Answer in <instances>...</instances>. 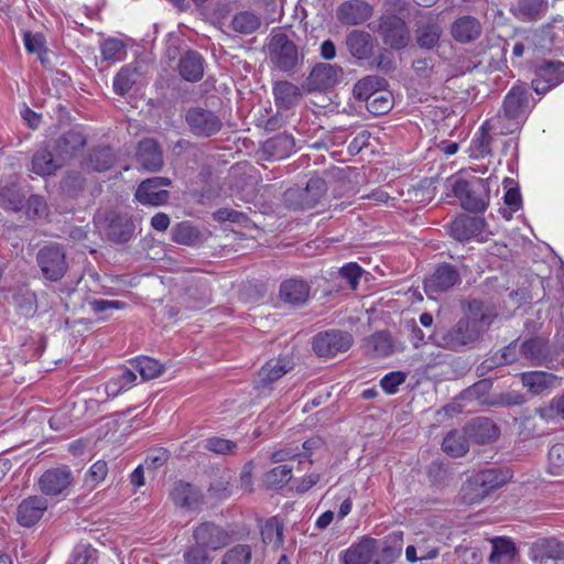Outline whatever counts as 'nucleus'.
Returning <instances> with one entry per match:
<instances>
[{
	"mask_svg": "<svg viewBox=\"0 0 564 564\" xmlns=\"http://www.w3.org/2000/svg\"><path fill=\"white\" fill-rule=\"evenodd\" d=\"M507 481V477L497 468L484 469L475 475L473 484L479 489L480 496L500 488Z\"/></svg>",
	"mask_w": 564,
	"mask_h": 564,
	"instance_id": "2f4dec72",
	"label": "nucleus"
},
{
	"mask_svg": "<svg viewBox=\"0 0 564 564\" xmlns=\"http://www.w3.org/2000/svg\"><path fill=\"white\" fill-rule=\"evenodd\" d=\"M481 32L477 19L466 15L457 19L452 25L453 37L460 43H468L476 40Z\"/></svg>",
	"mask_w": 564,
	"mask_h": 564,
	"instance_id": "f704fd0d",
	"label": "nucleus"
},
{
	"mask_svg": "<svg viewBox=\"0 0 564 564\" xmlns=\"http://www.w3.org/2000/svg\"><path fill=\"white\" fill-rule=\"evenodd\" d=\"M460 282V275L456 268L448 263L440 264L434 273L425 279L424 290L431 297L445 292Z\"/></svg>",
	"mask_w": 564,
	"mask_h": 564,
	"instance_id": "dca6fc26",
	"label": "nucleus"
},
{
	"mask_svg": "<svg viewBox=\"0 0 564 564\" xmlns=\"http://www.w3.org/2000/svg\"><path fill=\"white\" fill-rule=\"evenodd\" d=\"M205 59L200 53L194 50L185 51L178 61L180 76L189 83H197L204 76Z\"/></svg>",
	"mask_w": 564,
	"mask_h": 564,
	"instance_id": "b1692460",
	"label": "nucleus"
},
{
	"mask_svg": "<svg viewBox=\"0 0 564 564\" xmlns=\"http://www.w3.org/2000/svg\"><path fill=\"white\" fill-rule=\"evenodd\" d=\"M469 442L465 427L462 432L453 430L444 437L442 448L453 457H462L468 452Z\"/></svg>",
	"mask_w": 564,
	"mask_h": 564,
	"instance_id": "ea45409f",
	"label": "nucleus"
},
{
	"mask_svg": "<svg viewBox=\"0 0 564 564\" xmlns=\"http://www.w3.org/2000/svg\"><path fill=\"white\" fill-rule=\"evenodd\" d=\"M496 314L479 301H471L462 317L449 329H437L434 334L436 344L445 349H458L477 341L492 324Z\"/></svg>",
	"mask_w": 564,
	"mask_h": 564,
	"instance_id": "f257e3e1",
	"label": "nucleus"
},
{
	"mask_svg": "<svg viewBox=\"0 0 564 564\" xmlns=\"http://www.w3.org/2000/svg\"><path fill=\"white\" fill-rule=\"evenodd\" d=\"M367 110L373 116H382L389 112L393 107L392 94L387 87L379 90L376 95L366 101Z\"/></svg>",
	"mask_w": 564,
	"mask_h": 564,
	"instance_id": "603ef678",
	"label": "nucleus"
},
{
	"mask_svg": "<svg viewBox=\"0 0 564 564\" xmlns=\"http://www.w3.org/2000/svg\"><path fill=\"white\" fill-rule=\"evenodd\" d=\"M139 78L137 67L124 65L116 74L112 82L113 91L119 96L128 94Z\"/></svg>",
	"mask_w": 564,
	"mask_h": 564,
	"instance_id": "c03bdc74",
	"label": "nucleus"
},
{
	"mask_svg": "<svg viewBox=\"0 0 564 564\" xmlns=\"http://www.w3.org/2000/svg\"><path fill=\"white\" fill-rule=\"evenodd\" d=\"M514 361L516 359L513 358V355H491L477 367V375L479 377H484L495 369L512 364Z\"/></svg>",
	"mask_w": 564,
	"mask_h": 564,
	"instance_id": "0e129e2a",
	"label": "nucleus"
},
{
	"mask_svg": "<svg viewBox=\"0 0 564 564\" xmlns=\"http://www.w3.org/2000/svg\"><path fill=\"white\" fill-rule=\"evenodd\" d=\"M25 194L15 183L0 184V207L18 213L24 207Z\"/></svg>",
	"mask_w": 564,
	"mask_h": 564,
	"instance_id": "473e14b6",
	"label": "nucleus"
},
{
	"mask_svg": "<svg viewBox=\"0 0 564 564\" xmlns=\"http://www.w3.org/2000/svg\"><path fill=\"white\" fill-rule=\"evenodd\" d=\"M488 406L496 408H512L521 406L527 402L523 393L517 390H508L505 392L491 394L489 401H486Z\"/></svg>",
	"mask_w": 564,
	"mask_h": 564,
	"instance_id": "864d4df0",
	"label": "nucleus"
},
{
	"mask_svg": "<svg viewBox=\"0 0 564 564\" xmlns=\"http://www.w3.org/2000/svg\"><path fill=\"white\" fill-rule=\"evenodd\" d=\"M451 236L460 242L477 240L482 242L487 239V223L481 217L460 214L449 225Z\"/></svg>",
	"mask_w": 564,
	"mask_h": 564,
	"instance_id": "0eeeda50",
	"label": "nucleus"
},
{
	"mask_svg": "<svg viewBox=\"0 0 564 564\" xmlns=\"http://www.w3.org/2000/svg\"><path fill=\"white\" fill-rule=\"evenodd\" d=\"M115 156L110 148H99L94 150L88 159V165L96 172H105L112 167Z\"/></svg>",
	"mask_w": 564,
	"mask_h": 564,
	"instance_id": "13d9d810",
	"label": "nucleus"
},
{
	"mask_svg": "<svg viewBox=\"0 0 564 564\" xmlns=\"http://www.w3.org/2000/svg\"><path fill=\"white\" fill-rule=\"evenodd\" d=\"M185 122L189 132L197 138H210L224 126L221 118L215 111L198 106L186 110Z\"/></svg>",
	"mask_w": 564,
	"mask_h": 564,
	"instance_id": "423d86ee",
	"label": "nucleus"
},
{
	"mask_svg": "<svg viewBox=\"0 0 564 564\" xmlns=\"http://www.w3.org/2000/svg\"><path fill=\"white\" fill-rule=\"evenodd\" d=\"M209 495L217 499L224 500L231 495V475L229 471H223L214 479L208 487Z\"/></svg>",
	"mask_w": 564,
	"mask_h": 564,
	"instance_id": "052dcab7",
	"label": "nucleus"
},
{
	"mask_svg": "<svg viewBox=\"0 0 564 564\" xmlns=\"http://www.w3.org/2000/svg\"><path fill=\"white\" fill-rule=\"evenodd\" d=\"M343 74L340 66L318 63L315 65L306 79L310 91H321L335 86Z\"/></svg>",
	"mask_w": 564,
	"mask_h": 564,
	"instance_id": "f3484780",
	"label": "nucleus"
},
{
	"mask_svg": "<svg viewBox=\"0 0 564 564\" xmlns=\"http://www.w3.org/2000/svg\"><path fill=\"white\" fill-rule=\"evenodd\" d=\"M412 69L421 85L430 86L434 80L440 79L437 77L438 70L432 57L414 59Z\"/></svg>",
	"mask_w": 564,
	"mask_h": 564,
	"instance_id": "de8ad7c7",
	"label": "nucleus"
},
{
	"mask_svg": "<svg viewBox=\"0 0 564 564\" xmlns=\"http://www.w3.org/2000/svg\"><path fill=\"white\" fill-rule=\"evenodd\" d=\"M129 365L138 371L143 381L160 377L166 367L165 362L152 358L149 355H139L131 359Z\"/></svg>",
	"mask_w": 564,
	"mask_h": 564,
	"instance_id": "7c9ffc66",
	"label": "nucleus"
},
{
	"mask_svg": "<svg viewBox=\"0 0 564 564\" xmlns=\"http://www.w3.org/2000/svg\"><path fill=\"white\" fill-rule=\"evenodd\" d=\"M352 343L349 332L332 328L317 333L312 338V348L314 352H346Z\"/></svg>",
	"mask_w": 564,
	"mask_h": 564,
	"instance_id": "9d476101",
	"label": "nucleus"
},
{
	"mask_svg": "<svg viewBox=\"0 0 564 564\" xmlns=\"http://www.w3.org/2000/svg\"><path fill=\"white\" fill-rule=\"evenodd\" d=\"M492 387V382L490 379H482L474 383L464 390L463 395L468 400H476L481 405H487L486 401H489L491 394L489 391Z\"/></svg>",
	"mask_w": 564,
	"mask_h": 564,
	"instance_id": "bf43d9fd",
	"label": "nucleus"
},
{
	"mask_svg": "<svg viewBox=\"0 0 564 564\" xmlns=\"http://www.w3.org/2000/svg\"><path fill=\"white\" fill-rule=\"evenodd\" d=\"M170 497L175 506L187 510L197 509L204 500V495L197 487L183 480L173 484Z\"/></svg>",
	"mask_w": 564,
	"mask_h": 564,
	"instance_id": "412c9836",
	"label": "nucleus"
},
{
	"mask_svg": "<svg viewBox=\"0 0 564 564\" xmlns=\"http://www.w3.org/2000/svg\"><path fill=\"white\" fill-rule=\"evenodd\" d=\"M23 43L25 50L31 54H37L40 62L43 65L48 63L46 57L47 48L45 46L46 41L45 36L42 33H32L30 31H25L23 33Z\"/></svg>",
	"mask_w": 564,
	"mask_h": 564,
	"instance_id": "5fc2aeb1",
	"label": "nucleus"
},
{
	"mask_svg": "<svg viewBox=\"0 0 564 564\" xmlns=\"http://www.w3.org/2000/svg\"><path fill=\"white\" fill-rule=\"evenodd\" d=\"M529 93L523 86H513L505 96L502 105L503 117L513 121L514 128L527 119L530 112Z\"/></svg>",
	"mask_w": 564,
	"mask_h": 564,
	"instance_id": "1a4fd4ad",
	"label": "nucleus"
},
{
	"mask_svg": "<svg viewBox=\"0 0 564 564\" xmlns=\"http://www.w3.org/2000/svg\"><path fill=\"white\" fill-rule=\"evenodd\" d=\"M284 524L278 517L269 518L260 529L262 542L273 544L275 549L283 545Z\"/></svg>",
	"mask_w": 564,
	"mask_h": 564,
	"instance_id": "49530a36",
	"label": "nucleus"
},
{
	"mask_svg": "<svg viewBox=\"0 0 564 564\" xmlns=\"http://www.w3.org/2000/svg\"><path fill=\"white\" fill-rule=\"evenodd\" d=\"M292 478V467L280 465L264 475V482L268 488H280L288 484Z\"/></svg>",
	"mask_w": 564,
	"mask_h": 564,
	"instance_id": "680f3d73",
	"label": "nucleus"
},
{
	"mask_svg": "<svg viewBox=\"0 0 564 564\" xmlns=\"http://www.w3.org/2000/svg\"><path fill=\"white\" fill-rule=\"evenodd\" d=\"M453 193L465 210L482 213L489 205L490 191L487 182L482 178L458 180L453 186Z\"/></svg>",
	"mask_w": 564,
	"mask_h": 564,
	"instance_id": "20e7f679",
	"label": "nucleus"
},
{
	"mask_svg": "<svg viewBox=\"0 0 564 564\" xmlns=\"http://www.w3.org/2000/svg\"><path fill=\"white\" fill-rule=\"evenodd\" d=\"M198 230L188 223L177 224L172 229V240L180 245H194L198 240Z\"/></svg>",
	"mask_w": 564,
	"mask_h": 564,
	"instance_id": "e2e57ef3",
	"label": "nucleus"
},
{
	"mask_svg": "<svg viewBox=\"0 0 564 564\" xmlns=\"http://www.w3.org/2000/svg\"><path fill=\"white\" fill-rule=\"evenodd\" d=\"M388 86V82L386 78L369 75L361 79H359L354 86V96L357 100L367 101L372 95H376L379 90L386 88Z\"/></svg>",
	"mask_w": 564,
	"mask_h": 564,
	"instance_id": "4c0bfd02",
	"label": "nucleus"
},
{
	"mask_svg": "<svg viewBox=\"0 0 564 564\" xmlns=\"http://www.w3.org/2000/svg\"><path fill=\"white\" fill-rule=\"evenodd\" d=\"M294 368L292 355H279L269 359L258 372V387H267Z\"/></svg>",
	"mask_w": 564,
	"mask_h": 564,
	"instance_id": "6ab92c4d",
	"label": "nucleus"
},
{
	"mask_svg": "<svg viewBox=\"0 0 564 564\" xmlns=\"http://www.w3.org/2000/svg\"><path fill=\"white\" fill-rule=\"evenodd\" d=\"M267 46L270 62L280 72L293 75L302 67L304 54L285 33L272 34Z\"/></svg>",
	"mask_w": 564,
	"mask_h": 564,
	"instance_id": "f03ea898",
	"label": "nucleus"
},
{
	"mask_svg": "<svg viewBox=\"0 0 564 564\" xmlns=\"http://www.w3.org/2000/svg\"><path fill=\"white\" fill-rule=\"evenodd\" d=\"M489 122L486 121L481 124L475 138L471 141L473 156L482 159L491 153V135L489 134Z\"/></svg>",
	"mask_w": 564,
	"mask_h": 564,
	"instance_id": "3c124183",
	"label": "nucleus"
},
{
	"mask_svg": "<svg viewBox=\"0 0 564 564\" xmlns=\"http://www.w3.org/2000/svg\"><path fill=\"white\" fill-rule=\"evenodd\" d=\"M261 25L260 18L251 11H241L236 13L231 20V28L240 34H252Z\"/></svg>",
	"mask_w": 564,
	"mask_h": 564,
	"instance_id": "8fccbe9b",
	"label": "nucleus"
},
{
	"mask_svg": "<svg viewBox=\"0 0 564 564\" xmlns=\"http://www.w3.org/2000/svg\"><path fill=\"white\" fill-rule=\"evenodd\" d=\"M377 541L365 536L348 547L343 555L344 564H369L375 555Z\"/></svg>",
	"mask_w": 564,
	"mask_h": 564,
	"instance_id": "393cba45",
	"label": "nucleus"
},
{
	"mask_svg": "<svg viewBox=\"0 0 564 564\" xmlns=\"http://www.w3.org/2000/svg\"><path fill=\"white\" fill-rule=\"evenodd\" d=\"M557 377L545 371L521 373V382L533 394H540L556 383Z\"/></svg>",
	"mask_w": 564,
	"mask_h": 564,
	"instance_id": "c9c22d12",
	"label": "nucleus"
},
{
	"mask_svg": "<svg viewBox=\"0 0 564 564\" xmlns=\"http://www.w3.org/2000/svg\"><path fill=\"white\" fill-rule=\"evenodd\" d=\"M62 166L59 159H55L47 149L37 150L31 160L30 171L39 176L46 177L54 174Z\"/></svg>",
	"mask_w": 564,
	"mask_h": 564,
	"instance_id": "c756f323",
	"label": "nucleus"
},
{
	"mask_svg": "<svg viewBox=\"0 0 564 564\" xmlns=\"http://www.w3.org/2000/svg\"><path fill=\"white\" fill-rule=\"evenodd\" d=\"M489 555L490 564H511L517 555L516 544L508 538H495Z\"/></svg>",
	"mask_w": 564,
	"mask_h": 564,
	"instance_id": "e433bc0d",
	"label": "nucleus"
},
{
	"mask_svg": "<svg viewBox=\"0 0 564 564\" xmlns=\"http://www.w3.org/2000/svg\"><path fill=\"white\" fill-rule=\"evenodd\" d=\"M535 414L540 415V417L545 421L553 420L556 416L564 419V393L558 398H554L546 406L536 408L532 412L529 410L521 412L519 416L520 425L523 429L521 434L525 437H530L535 433L534 427L531 426Z\"/></svg>",
	"mask_w": 564,
	"mask_h": 564,
	"instance_id": "2eb2a0df",
	"label": "nucleus"
},
{
	"mask_svg": "<svg viewBox=\"0 0 564 564\" xmlns=\"http://www.w3.org/2000/svg\"><path fill=\"white\" fill-rule=\"evenodd\" d=\"M402 533H393L389 535L380 552L375 558V564H392L402 552Z\"/></svg>",
	"mask_w": 564,
	"mask_h": 564,
	"instance_id": "79ce46f5",
	"label": "nucleus"
},
{
	"mask_svg": "<svg viewBox=\"0 0 564 564\" xmlns=\"http://www.w3.org/2000/svg\"><path fill=\"white\" fill-rule=\"evenodd\" d=\"M213 557L208 554V550L195 542L184 553V562L186 564H212Z\"/></svg>",
	"mask_w": 564,
	"mask_h": 564,
	"instance_id": "774afa93",
	"label": "nucleus"
},
{
	"mask_svg": "<svg viewBox=\"0 0 564 564\" xmlns=\"http://www.w3.org/2000/svg\"><path fill=\"white\" fill-rule=\"evenodd\" d=\"M416 549L421 561L435 558L440 553L438 541L433 536L416 540Z\"/></svg>",
	"mask_w": 564,
	"mask_h": 564,
	"instance_id": "338daca9",
	"label": "nucleus"
},
{
	"mask_svg": "<svg viewBox=\"0 0 564 564\" xmlns=\"http://www.w3.org/2000/svg\"><path fill=\"white\" fill-rule=\"evenodd\" d=\"M368 349L373 352H390L392 349L391 336L388 332L381 330L367 338Z\"/></svg>",
	"mask_w": 564,
	"mask_h": 564,
	"instance_id": "69168bd1",
	"label": "nucleus"
},
{
	"mask_svg": "<svg viewBox=\"0 0 564 564\" xmlns=\"http://www.w3.org/2000/svg\"><path fill=\"white\" fill-rule=\"evenodd\" d=\"M441 35L442 28L432 15H429L425 21H420L416 25L415 40L421 48H434L437 45Z\"/></svg>",
	"mask_w": 564,
	"mask_h": 564,
	"instance_id": "bb28decb",
	"label": "nucleus"
},
{
	"mask_svg": "<svg viewBox=\"0 0 564 564\" xmlns=\"http://www.w3.org/2000/svg\"><path fill=\"white\" fill-rule=\"evenodd\" d=\"M564 80V63L560 61H544L535 68L532 88L539 95H544Z\"/></svg>",
	"mask_w": 564,
	"mask_h": 564,
	"instance_id": "f8f14e48",
	"label": "nucleus"
},
{
	"mask_svg": "<svg viewBox=\"0 0 564 564\" xmlns=\"http://www.w3.org/2000/svg\"><path fill=\"white\" fill-rule=\"evenodd\" d=\"M13 301L18 313L24 317H31L36 312V295L30 290H20L13 296Z\"/></svg>",
	"mask_w": 564,
	"mask_h": 564,
	"instance_id": "6e6d98bb",
	"label": "nucleus"
},
{
	"mask_svg": "<svg viewBox=\"0 0 564 564\" xmlns=\"http://www.w3.org/2000/svg\"><path fill=\"white\" fill-rule=\"evenodd\" d=\"M265 148L279 159L286 158L295 151V139L290 133H280L269 139Z\"/></svg>",
	"mask_w": 564,
	"mask_h": 564,
	"instance_id": "09e8293b",
	"label": "nucleus"
},
{
	"mask_svg": "<svg viewBox=\"0 0 564 564\" xmlns=\"http://www.w3.org/2000/svg\"><path fill=\"white\" fill-rule=\"evenodd\" d=\"M252 547L249 544H236L228 549L221 557V564H250Z\"/></svg>",
	"mask_w": 564,
	"mask_h": 564,
	"instance_id": "4d7b16f0",
	"label": "nucleus"
},
{
	"mask_svg": "<svg viewBox=\"0 0 564 564\" xmlns=\"http://www.w3.org/2000/svg\"><path fill=\"white\" fill-rule=\"evenodd\" d=\"M273 95L278 108L290 109L301 98V91L294 84L283 80L273 86Z\"/></svg>",
	"mask_w": 564,
	"mask_h": 564,
	"instance_id": "58836bf2",
	"label": "nucleus"
},
{
	"mask_svg": "<svg viewBox=\"0 0 564 564\" xmlns=\"http://www.w3.org/2000/svg\"><path fill=\"white\" fill-rule=\"evenodd\" d=\"M326 191L327 186L323 178L318 176L311 177L306 183V187L301 194L302 208L311 209L315 207L318 204V202L324 197Z\"/></svg>",
	"mask_w": 564,
	"mask_h": 564,
	"instance_id": "a19ab883",
	"label": "nucleus"
},
{
	"mask_svg": "<svg viewBox=\"0 0 564 564\" xmlns=\"http://www.w3.org/2000/svg\"><path fill=\"white\" fill-rule=\"evenodd\" d=\"M47 509V501L40 496H31L23 499L17 509V521L25 528L33 527Z\"/></svg>",
	"mask_w": 564,
	"mask_h": 564,
	"instance_id": "4be33fe9",
	"label": "nucleus"
},
{
	"mask_svg": "<svg viewBox=\"0 0 564 564\" xmlns=\"http://www.w3.org/2000/svg\"><path fill=\"white\" fill-rule=\"evenodd\" d=\"M531 551L534 560H564V542L555 538H542L536 540L532 544Z\"/></svg>",
	"mask_w": 564,
	"mask_h": 564,
	"instance_id": "72a5a7b5",
	"label": "nucleus"
},
{
	"mask_svg": "<svg viewBox=\"0 0 564 564\" xmlns=\"http://www.w3.org/2000/svg\"><path fill=\"white\" fill-rule=\"evenodd\" d=\"M193 539L205 549L217 551L230 543L231 534L220 525L206 521L195 528Z\"/></svg>",
	"mask_w": 564,
	"mask_h": 564,
	"instance_id": "ddd939ff",
	"label": "nucleus"
},
{
	"mask_svg": "<svg viewBox=\"0 0 564 564\" xmlns=\"http://www.w3.org/2000/svg\"><path fill=\"white\" fill-rule=\"evenodd\" d=\"M87 139L78 129H70L64 132L55 144V150L61 158H72L80 152L86 145Z\"/></svg>",
	"mask_w": 564,
	"mask_h": 564,
	"instance_id": "a878e982",
	"label": "nucleus"
},
{
	"mask_svg": "<svg viewBox=\"0 0 564 564\" xmlns=\"http://www.w3.org/2000/svg\"><path fill=\"white\" fill-rule=\"evenodd\" d=\"M137 161L143 170L160 171L163 166V153L159 143L151 138L141 140L137 149Z\"/></svg>",
	"mask_w": 564,
	"mask_h": 564,
	"instance_id": "5701e85b",
	"label": "nucleus"
},
{
	"mask_svg": "<svg viewBox=\"0 0 564 564\" xmlns=\"http://www.w3.org/2000/svg\"><path fill=\"white\" fill-rule=\"evenodd\" d=\"M94 220L99 231L111 242L124 243L134 235V223L127 214L115 210L99 212Z\"/></svg>",
	"mask_w": 564,
	"mask_h": 564,
	"instance_id": "7ed1b4c3",
	"label": "nucleus"
},
{
	"mask_svg": "<svg viewBox=\"0 0 564 564\" xmlns=\"http://www.w3.org/2000/svg\"><path fill=\"white\" fill-rule=\"evenodd\" d=\"M427 476L431 484L443 489L449 487L455 480V473L448 464L442 462H432L427 469Z\"/></svg>",
	"mask_w": 564,
	"mask_h": 564,
	"instance_id": "37998d69",
	"label": "nucleus"
},
{
	"mask_svg": "<svg viewBox=\"0 0 564 564\" xmlns=\"http://www.w3.org/2000/svg\"><path fill=\"white\" fill-rule=\"evenodd\" d=\"M546 11L544 0H520L513 10L517 18L522 21H535Z\"/></svg>",
	"mask_w": 564,
	"mask_h": 564,
	"instance_id": "a18cd8bd",
	"label": "nucleus"
},
{
	"mask_svg": "<svg viewBox=\"0 0 564 564\" xmlns=\"http://www.w3.org/2000/svg\"><path fill=\"white\" fill-rule=\"evenodd\" d=\"M310 291L311 288L306 282L290 279L281 283L279 292L283 302L297 306L308 300Z\"/></svg>",
	"mask_w": 564,
	"mask_h": 564,
	"instance_id": "c85d7f7f",
	"label": "nucleus"
},
{
	"mask_svg": "<svg viewBox=\"0 0 564 564\" xmlns=\"http://www.w3.org/2000/svg\"><path fill=\"white\" fill-rule=\"evenodd\" d=\"M378 33L382 42L393 50H402L410 42V31L406 22L395 14L381 17Z\"/></svg>",
	"mask_w": 564,
	"mask_h": 564,
	"instance_id": "6e6552de",
	"label": "nucleus"
},
{
	"mask_svg": "<svg viewBox=\"0 0 564 564\" xmlns=\"http://www.w3.org/2000/svg\"><path fill=\"white\" fill-rule=\"evenodd\" d=\"M171 184L172 181L169 177L154 176L147 178L138 186L135 198L139 203L147 206L164 205L170 198V193L164 187Z\"/></svg>",
	"mask_w": 564,
	"mask_h": 564,
	"instance_id": "9b49d317",
	"label": "nucleus"
},
{
	"mask_svg": "<svg viewBox=\"0 0 564 564\" xmlns=\"http://www.w3.org/2000/svg\"><path fill=\"white\" fill-rule=\"evenodd\" d=\"M346 45L350 54L357 59H367L373 51L372 36L361 30H352L347 34Z\"/></svg>",
	"mask_w": 564,
	"mask_h": 564,
	"instance_id": "cd10ccee",
	"label": "nucleus"
},
{
	"mask_svg": "<svg viewBox=\"0 0 564 564\" xmlns=\"http://www.w3.org/2000/svg\"><path fill=\"white\" fill-rule=\"evenodd\" d=\"M36 263L43 278L50 282L61 281L68 270L66 251L57 242L40 248L36 253Z\"/></svg>",
	"mask_w": 564,
	"mask_h": 564,
	"instance_id": "39448f33",
	"label": "nucleus"
},
{
	"mask_svg": "<svg viewBox=\"0 0 564 564\" xmlns=\"http://www.w3.org/2000/svg\"><path fill=\"white\" fill-rule=\"evenodd\" d=\"M74 477L67 466L47 469L39 479V488L42 494L56 497L64 494L73 484Z\"/></svg>",
	"mask_w": 564,
	"mask_h": 564,
	"instance_id": "4468645a",
	"label": "nucleus"
},
{
	"mask_svg": "<svg viewBox=\"0 0 564 564\" xmlns=\"http://www.w3.org/2000/svg\"><path fill=\"white\" fill-rule=\"evenodd\" d=\"M373 8L364 0H349L343 2L336 10L337 20L345 25H359L368 21Z\"/></svg>",
	"mask_w": 564,
	"mask_h": 564,
	"instance_id": "a211bd4d",
	"label": "nucleus"
},
{
	"mask_svg": "<svg viewBox=\"0 0 564 564\" xmlns=\"http://www.w3.org/2000/svg\"><path fill=\"white\" fill-rule=\"evenodd\" d=\"M466 434L470 442L488 444L495 442L500 435V429L489 417L478 416L470 420L466 425Z\"/></svg>",
	"mask_w": 564,
	"mask_h": 564,
	"instance_id": "aec40b11",
	"label": "nucleus"
}]
</instances>
